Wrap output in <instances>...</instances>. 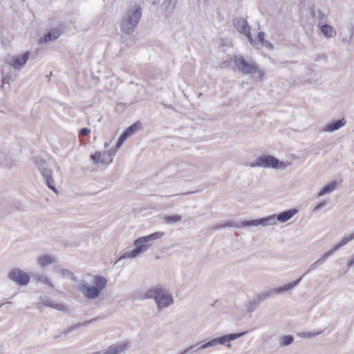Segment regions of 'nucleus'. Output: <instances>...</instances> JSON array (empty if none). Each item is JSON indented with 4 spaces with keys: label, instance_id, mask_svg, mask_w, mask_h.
I'll use <instances>...</instances> for the list:
<instances>
[{
    "label": "nucleus",
    "instance_id": "nucleus-1",
    "mask_svg": "<svg viewBox=\"0 0 354 354\" xmlns=\"http://www.w3.org/2000/svg\"><path fill=\"white\" fill-rule=\"evenodd\" d=\"M93 286L86 283L84 281H80L77 284V288L81 292L83 296L88 299H97L102 291L107 285L106 277L100 275L94 276Z\"/></svg>",
    "mask_w": 354,
    "mask_h": 354
},
{
    "label": "nucleus",
    "instance_id": "nucleus-2",
    "mask_svg": "<svg viewBox=\"0 0 354 354\" xmlns=\"http://www.w3.org/2000/svg\"><path fill=\"white\" fill-rule=\"evenodd\" d=\"M142 13V8L137 4H135L133 8L129 10L120 21L121 32L127 35H132L141 19Z\"/></svg>",
    "mask_w": 354,
    "mask_h": 354
},
{
    "label": "nucleus",
    "instance_id": "nucleus-3",
    "mask_svg": "<svg viewBox=\"0 0 354 354\" xmlns=\"http://www.w3.org/2000/svg\"><path fill=\"white\" fill-rule=\"evenodd\" d=\"M234 66L244 75L252 74L254 77L259 81L262 80L263 72L259 65L251 59L246 60L242 55H235L233 57Z\"/></svg>",
    "mask_w": 354,
    "mask_h": 354
},
{
    "label": "nucleus",
    "instance_id": "nucleus-4",
    "mask_svg": "<svg viewBox=\"0 0 354 354\" xmlns=\"http://www.w3.org/2000/svg\"><path fill=\"white\" fill-rule=\"evenodd\" d=\"M143 299H153L158 310L169 307L174 302L172 295L167 292L161 287H154L147 290Z\"/></svg>",
    "mask_w": 354,
    "mask_h": 354
},
{
    "label": "nucleus",
    "instance_id": "nucleus-5",
    "mask_svg": "<svg viewBox=\"0 0 354 354\" xmlns=\"http://www.w3.org/2000/svg\"><path fill=\"white\" fill-rule=\"evenodd\" d=\"M275 220L273 216H266L263 218H257V219H252V220H245V221H241L239 222H234V221H227L224 224H219L217 225L212 228V230H218L221 228L224 227H234L236 228H244V227H253V226H258V225H262V226H267L268 224H272L274 223Z\"/></svg>",
    "mask_w": 354,
    "mask_h": 354
},
{
    "label": "nucleus",
    "instance_id": "nucleus-6",
    "mask_svg": "<svg viewBox=\"0 0 354 354\" xmlns=\"http://www.w3.org/2000/svg\"><path fill=\"white\" fill-rule=\"evenodd\" d=\"M290 162L281 161L274 156L266 154L260 156L255 161L250 163L252 167H263V168H272L275 169H281L285 170L288 167L291 165Z\"/></svg>",
    "mask_w": 354,
    "mask_h": 354
},
{
    "label": "nucleus",
    "instance_id": "nucleus-7",
    "mask_svg": "<svg viewBox=\"0 0 354 354\" xmlns=\"http://www.w3.org/2000/svg\"><path fill=\"white\" fill-rule=\"evenodd\" d=\"M248 333V331H244L241 333H230L222 335L221 337H218L212 339H207L205 340L203 342V347H212L215 346L218 344L221 345H225L227 342H230L233 340H235L244 335H245Z\"/></svg>",
    "mask_w": 354,
    "mask_h": 354
},
{
    "label": "nucleus",
    "instance_id": "nucleus-8",
    "mask_svg": "<svg viewBox=\"0 0 354 354\" xmlns=\"http://www.w3.org/2000/svg\"><path fill=\"white\" fill-rule=\"evenodd\" d=\"M233 25L239 33L244 35L248 38L250 44L252 46H256L258 44L257 41L251 36V28L246 19L243 18H235L233 20Z\"/></svg>",
    "mask_w": 354,
    "mask_h": 354
},
{
    "label": "nucleus",
    "instance_id": "nucleus-9",
    "mask_svg": "<svg viewBox=\"0 0 354 354\" xmlns=\"http://www.w3.org/2000/svg\"><path fill=\"white\" fill-rule=\"evenodd\" d=\"M8 277L19 286H26L30 281V275L19 268L11 270L8 273Z\"/></svg>",
    "mask_w": 354,
    "mask_h": 354
},
{
    "label": "nucleus",
    "instance_id": "nucleus-10",
    "mask_svg": "<svg viewBox=\"0 0 354 354\" xmlns=\"http://www.w3.org/2000/svg\"><path fill=\"white\" fill-rule=\"evenodd\" d=\"M167 169H169L170 172L174 171L176 172H185L187 176L193 175L197 171V167L195 165H190L184 161L169 164Z\"/></svg>",
    "mask_w": 354,
    "mask_h": 354
},
{
    "label": "nucleus",
    "instance_id": "nucleus-11",
    "mask_svg": "<svg viewBox=\"0 0 354 354\" xmlns=\"http://www.w3.org/2000/svg\"><path fill=\"white\" fill-rule=\"evenodd\" d=\"M29 56V52H25L21 55L10 57V59L8 61V63L15 69L20 70L27 63Z\"/></svg>",
    "mask_w": 354,
    "mask_h": 354
},
{
    "label": "nucleus",
    "instance_id": "nucleus-12",
    "mask_svg": "<svg viewBox=\"0 0 354 354\" xmlns=\"http://www.w3.org/2000/svg\"><path fill=\"white\" fill-rule=\"evenodd\" d=\"M297 212L298 209L297 208H292L290 209L283 211L278 214L277 216L270 215V216H273L275 220L274 223H272V225H275L277 223V221H279L280 223H285L289 221L290 218H292ZM270 225V224H268V225Z\"/></svg>",
    "mask_w": 354,
    "mask_h": 354
},
{
    "label": "nucleus",
    "instance_id": "nucleus-13",
    "mask_svg": "<svg viewBox=\"0 0 354 354\" xmlns=\"http://www.w3.org/2000/svg\"><path fill=\"white\" fill-rule=\"evenodd\" d=\"M99 319H100V317H95V318L90 319V320H87V321H85V322H83L81 323L75 324L73 326H71L68 327L67 328H66L62 333L55 335L53 337V338L55 339H58L59 337H61L62 334H63L64 336H66L67 335H68L69 333L78 329L79 328H80L82 326H87L89 324L97 321Z\"/></svg>",
    "mask_w": 354,
    "mask_h": 354
},
{
    "label": "nucleus",
    "instance_id": "nucleus-14",
    "mask_svg": "<svg viewBox=\"0 0 354 354\" xmlns=\"http://www.w3.org/2000/svg\"><path fill=\"white\" fill-rule=\"evenodd\" d=\"M129 347V343L127 342H122L119 344H113L110 346L108 349L103 352H95L92 354H120Z\"/></svg>",
    "mask_w": 354,
    "mask_h": 354
},
{
    "label": "nucleus",
    "instance_id": "nucleus-15",
    "mask_svg": "<svg viewBox=\"0 0 354 354\" xmlns=\"http://www.w3.org/2000/svg\"><path fill=\"white\" fill-rule=\"evenodd\" d=\"M62 34L59 28H51L50 30L42 37L39 39V43H46L52 41L57 39Z\"/></svg>",
    "mask_w": 354,
    "mask_h": 354
},
{
    "label": "nucleus",
    "instance_id": "nucleus-16",
    "mask_svg": "<svg viewBox=\"0 0 354 354\" xmlns=\"http://www.w3.org/2000/svg\"><path fill=\"white\" fill-rule=\"evenodd\" d=\"M41 304L47 307L55 308L57 310L68 313V308L62 303H56L55 300L50 298L42 299Z\"/></svg>",
    "mask_w": 354,
    "mask_h": 354
},
{
    "label": "nucleus",
    "instance_id": "nucleus-17",
    "mask_svg": "<svg viewBox=\"0 0 354 354\" xmlns=\"http://www.w3.org/2000/svg\"><path fill=\"white\" fill-rule=\"evenodd\" d=\"M346 124V120L344 118L333 120L326 124L324 128V131L327 132H333L341 127H344Z\"/></svg>",
    "mask_w": 354,
    "mask_h": 354
},
{
    "label": "nucleus",
    "instance_id": "nucleus-18",
    "mask_svg": "<svg viewBox=\"0 0 354 354\" xmlns=\"http://www.w3.org/2000/svg\"><path fill=\"white\" fill-rule=\"evenodd\" d=\"M304 275L299 277L295 281L288 283L282 286L281 287L274 288V294L279 295L284 292H290L292 288L297 286V284L301 281Z\"/></svg>",
    "mask_w": 354,
    "mask_h": 354
},
{
    "label": "nucleus",
    "instance_id": "nucleus-19",
    "mask_svg": "<svg viewBox=\"0 0 354 354\" xmlns=\"http://www.w3.org/2000/svg\"><path fill=\"white\" fill-rule=\"evenodd\" d=\"M353 32V27L348 26L340 29L339 38L342 42L349 43L352 41Z\"/></svg>",
    "mask_w": 354,
    "mask_h": 354
},
{
    "label": "nucleus",
    "instance_id": "nucleus-20",
    "mask_svg": "<svg viewBox=\"0 0 354 354\" xmlns=\"http://www.w3.org/2000/svg\"><path fill=\"white\" fill-rule=\"evenodd\" d=\"M142 254V250L140 249H133L131 251H128L122 253L120 257L117 259V261L115 262V265L119 264L120 261L122 259L129 258V259H133L136 257L137 256Z\"/></svg>",
    "mask_w": 354,
    "mask_h": 354
},
{
    "label": "nucleus",
    "instance_id": "nucleus-21",
    "mask_svg": "<svg viewBox=\"0 0 354 354\" xmlns=\"http://www.w3.org/2000/svg\"><path fill=\"white\" fill-rule=\"evenodd\" d=\"M310 14L314 19L318 22V26L326 24L327 17L320 10L316 11L315 9H311Z\"/></svg>",
    "mask_w": 354,
    "mask_h": 354
},
{
    "label": "nucleus",
    "instance_id": "nucleus-22",
    "mask_svg": "<svg viewBox=\"0 0 354 354\" xmlns=\"http://www.w3.org/2000/svg\"><path fill=\"white\" fill-rule=\"evenodd\" d=\"M177 3V0H165L162 4V9L164 10L165 15L172 14Z\"/></svg>",
    "mask_w": 354,
    "mask_h": 354
},
{
    "label": "nucleus",
    "instance_id": "nucleus-23",
    "mask_svg": "<svg viewBox=\"0 0 354 354\" xmlns=\"http://www.w3.org/2000/svg\"><path fill=\"white\" fill-rule=\"evenodd\" d=\"M333 253V252L330 250L327 251L310 266L309 269L304 274V275L307 274L308 272L316 269L319 266L322 265Z\"/></svg>",
    "mask_w": 354,
    "mask_h": 354
},
{
    "label": "nucleus",
    "instance_id": "nucleus-24",
    "mask_svg": "<svg viewBox=\"0 0 354 354\" xmlns=\"http://www.w3.org/2000/svg\"><path fill=\"white\" fill-rule=\"evenodd\" d=\"M133 245L136 249L142 250V253L146 251L150 246L145 236L135 239Z\"/></svg>",
    "mask_w": 354,
    "mask_h": 354
},
{
    "label": "nucleus",
    "instance_id": "nucleus-25",
    "mask_svg": "<svg viewBox=\"0 0 354 354\" xmlns=\"http://www.w3.org/2000/svg\"><path fill=\"white\" fill-rule=\"evenodd\" d=\"M35 163L37 165L38 169L40 171L42 176L45 175V173L53 172L51 169L48 167V163L45 160L41 158H37Z\"/></svg>",
    "mask_w": 354,
    "mask_h": 354
},
{
    "label": "nucleus",
    "instance_id": "nucleus-26",
    "mask_svg": "<svg viewBox=\"0 0 354 354\" xmlns=\"http://www.w3.org/2000/svg\"><path fill=\"white\" fill-rule=\"evenodd\" d=\"M319 26L322 33L326 37L330 38L335 35L336 31L331 26L327 24H324Z\"/></svg>",
    "mask_w": 354,
    "mask_h": 354
},
{
    "label": "nucleus",
    "instance_id": "nucleus-27",
    "mask_svg": "<svg viewBox=\"0 0 354 354\" xmlns=\"http://www.w3.org/2000/svg\"><path fill=\"white\" fill-rule=\"evenodd\" d=\"M337 182L333 180L326 185H325L318 192L317 196L319 197L322 196L325 194H329L334 191L337 187Z\"/></svg>",
    "mask_w": 354,
    "mask_h": 354
},
{
    "label": "nucleus",
    "instance_id": "nucleus-28",
    "mask_svg": "<svg viewBox=\"0 0 354 354\" xmlns=\"http://www.w3.org/2000/svg\"><path fill=\"white\" fill-rule=\"evenodd\" d=\"M55 261V258L49 254H43L40 256L37 259L39 265L42 267L47 266L54 263Z\"/></svg>",
    "mask_w": 354,
    "mask_h": 354
},
{
    "label": "nucleus",
    "instance_id": "nucleus-29",
    "mask_svg": "<svg viewBox=\"0 0 354 354\" xmlns=\"http://www.w3.org/2000/svg\"><path fill=\"white\" fill-rule=\"evenodd\" d=\"M142 127V124L140 121H136V122L131 124L129 127H128L123 133L127 135V136L129 138L133 133H135L138 129H140Z\"/></svg>",
    "mask_w": 354,
    "mask_h": 354
},
{
    "label": "nucleus",
    "instance_id": "nucleus-30",
    "mask_svg": "<svg viewBox=\"0 0 354 354\" xmlns=\"http://www.w3.org/2000/svg\"><path fill=\"white\" fill-rule=\"evenodd\" d=\"M353 239H354V232L351 234H349L347 236H344V238L342 239V241L339 243L335 245L332 249H330V250L333 252H334L336 250H337L338 249H339L341 247L347 244L348 242L351 241Z\"/></svg>",
    "mask_w": 354,
    "mask_h": 354
},
{
    "label": "nucleus",
    "instance_id": "nucleus-31",
    "mask_svg": "<svg viewBox=\"0 0 354 354\" xmlns=\"http://www.w3.org/2000/svg\"><path fill=\"white\" fill-rule=\"evenodd\" d=\"M52 173H45V175L43 176V177L45 178L46 185L49 189H50L52 191H53L56 194H58V190L55 187L54 185V180L52 177Z\"/></svg>",
    "mask_w": 354,
    "mask_h": 354
},
{
    "label": "nucleus",
    "instance_id": "nucleus-32",
    "mask_svg": "<svg viewBox=\"0 0 354 354\" xmlns=\"http://www.w3.org/2000/svg\"><path fill=\"white\" fill-rule=\"evenodd\" d=\"M164 221L167 224H174L182 221V216L178 214L166 215L163 217Z\"/></svg>",
    "mask_w": 354,
    "mask_h": 354
},
{
    "label": "nucleus",
    "instance_id": "nucleus-33",
    "mask_svg": "<svg viewBox=\"0 0 354 354\" xmlns=\"http://www.w3.org/2000/svg\"><path fill=\"white\" fill-rule=\"evenodd\" d=\"M115 156V154H113V150L104 151L103 154H102L101 156V160L100 163L102 164H109L112 162L113 158L112 156Z\"/></svg>",
    "mask_w": 354,
    "mask_h": 354
},
{
    "label": "nucleus",
    "instance_id": "nucleus-34",
    "mask_svg": "<svg viewBox=\"0 0 354 354\" xmlns=\"http://www.w3.org/2000/svg\"><path fill=\"white\" fill-rule=\"evenodd\" d=\"M273 294H274V289H270L268 291H265L259 294L255 297V299L260 304L261 302H263V301H265L266 299H267L268 298L271 297Z\"/></svg>",
    "mask_w": 354,
    "mask_h": 354
},
{
    "label": "nucleus",
    "instance_id": "nucleus-35",
    "mask_svg": "<svg viewBox=\"0 0 354 354\" xmlns=\"http://www.w3.org/2000/svg\"><path fill=\"white\" fill-rule=\"evenodd\" d=\"M294 342V337L291 335H283L279 339L281 346H287L292 344Z\"/></svg>",
    "mask_w": 354,
    "mask_h": 354
},
{
    "label": "nucleus",
    "instance_id": "nucleus-36",
    "mask_svg": "<svg viewBox=\"0 0 354 354\" xmlns=\"http://www.w3.org/2000/svg\"><path fill=\"white\" fill-rule=\"evenodd\" d=\"M128 138V137L127 136V135H125L123 132L122 133V134L120 136L117 142H116V145H115V149L113 150V154H115V153L117 152V151L122 147V145H123V143L125 142V140Z\"/></svg>",
    "mask_w": 354,
    "mask_h": 354
},
{
    "label": "nucleus",
    "instance_id": "nucleus-37",
    "mask_svg": "<svg viewBox=\"0 0 354 354\" xmlns=\"http://www.w3.org/2000/svg\"><path fill=\"white\" fill-rule=\"evenodd\" d=\"M36 281L44 284L48 285L50 288H53V283L50 281L48 278L43 274H37L35 276Z\"/></svg>",
    "mask_w": 354,
    "mask_h": 354
},
{
    "label": "nucleus",
    "instance_id": "nucleus-38",
    "mask_svg": "<svg viewBox=\"0 0 354 354\" xmlns=\"http://www.w3.org/2000/svg\"><path fill=\"white\" fill-rule=\"evenodd\" d=\"M60 272H61L62 277L63 278L68 277V278H70L73 281H77V277L70 270L63 268L61 270Z\"/></svg>",
    "mask_w": 354,
    "mask_h": 354
},
{
    "label": "nucleus",
    "instance_id": "nucleus-39",
    "mask_svg": "<svg viewBox=\"0 0 354 354\" xmlns=\"http://www.w3.org/2000/svg\"><path fill=\"white\" fill-rule=\"evenodd\" d=\"M165 235L164 232H156L154 233H152L148 236H145L146 240L148 243H149L151 241L156 240L158 239L162 238Z\"/></svg>",
    "mask_w": 354,
    "mask_h": 354
},
{
    "label": "nucleus",
    "instance_id": "nucleus-40",
    "mask_svg": "<svg viewBox=\"0 0 354 354\" xmlns=\"http://www.w3.org/2000/svg\"><path fill=\"white\" fill-rule=\"evenodd\" d=\"M1 75H2V77H1V87H3L4 86V84H10V80L11 79V77H12V74L11 73H5L3 71H1Z\"/></svg>",
    "mask_w": 354,
    "mask_h": 354
},
{
    "label": "nucleus",
    "instance_id": "nucleus-41",
    "mask_svg": "<svg viewBox=\"0 0 354 354\" xmlns=\"http://www.w3.org/2000/svg\"><path fill=\"white\" fill-rule=\"evenodd\" d=\"M321 333H322V331L313 332V333L302 332V333H297V335L302 338H311V337L317 336V335H320Z\"/></svg>",
    "mask_w": 354,
    "mask_h": 354
},
{
    "label": "nucleus",
    "instance_id": "nucleus-42",
    "mask_svg": "<svg viewBox=\"0 0 354 354\" xmlns=\"http://www.w3.org/2000/svg\"><path fill=\"white\" fill-rule=\"evenodd\" d=\"M259 305V303L257 301L255 298L253 300L248 302L247 304V310L248 312L252 313L254 311L257 307Z\"/></svg>",
    "mask_w": 354,
    "mask_h": 354
},
{
    "label": "nucleus",
    "instance_id": "nucleus-43",
    "mask_svg": "<svg viewBox=\"0 0 354 354\" xmlns=\"http://www.w3.org/2000/svg\"><path fill=\"white\" fill-rule=\"evenodd\" d=\"M102 153L101 152H95V153L91 154L90 158L93 161L94 165L100 163Z\"/></svg>",
    "mask_w": 354,
    "mask_h": 354
},
{
    "label": "nucleus",
    "instance_id": "nucleus-44",
    "mask_svg": "<svg viewBox=\"0 0 354 354\" xmlns=\"http://www.w3.org/2000/svg\"><path fill=\"white\" fill-rule=\"evenodd\" d=\"M230 66H231V60L230 59H226L225 61H223L220 64L221 68H227L230 67Z\"/></svg>",
    "mask_w": 354,
    "mask_h": 354
},
{
    "label": "nucleus",
    "instance_id": "nucleus-45",
    "mask_svg": "<svg viewBox=\"0 0 354 354\" xmlns=\"http://www.w3.org/2000/svg\"><path fill=\"white\" fill-rule=\"evenodd\" d=\"M90 133L91 130L87 127L82 128L79 131V134L82 136H88Z\"/></svg>",
    "mask_w": 354,
    "mask_h": 354
},
{
    "label": "nucleus",
    "instance_id": "nucleus-46",
    "mask_svg": "<svg viewBox=\"0 0 354 354\" xmlns=\"http://www.w3.org/2000/svg\"><path fill=\"white\" fill-rule=\"evenodd\" d=\"M326 205V202L324 201L321 202V203H318L316 206H315V207L313 209V212H318L319 209L323 208Z\"/></svg>",
    "mask_w": 354,
    "mask_h": 354
},
{
    "label": "nucleus",
    "instance_id": "nucleus-47",
    "mask_svg": "<svg viewBox=\"0 0 354 354\" xmlns=\"http://www.w3.org/2000/svg\"><path fill=\"white\" fill-rule=\"evenodd\" d=\"M261 45L263 47L269 48L270 50H272L274 48V46L272 45V44H271L268 40L263 41V42L261 44Z\"/></svg>",
    "mask_w": 354,
    "mask_h": 354
},
{
    "label": "nucleus",
    "instance_id": "nucleus-48",
    "mask_svg": "<svg viewBox=\"0 0 354 354\" xmlns=\"http://www.w3.org/2000/svg\"><path fill=\"white\" fill-rule=\"evenodd\" d=\"M258 41L260 44H262L263 42V41H266V39H265V32H259L258 33Z\"/></svg>",
    "mask_w": 354,
    "mask_h": 354
},
{
    "label": "nucleus",
    "instance_id": "nucleus-49",
    "mask_svg": "<svg viewBox=\"0 0 354 354\" xmlns=\"http://www.w3.org/2000/svg\"><path fill=\"white\" fill-rule=\"evenodd\" d=\"M14 205L17 210H19V211H25L26 210L24 205H21L20 203H15L14 204Z\"/></svg>",
    "mask_w": 354,
    "mask_h": 354
},
{
    "label": "nucleus",
    "instance_id": "nucleus-50",
    "mask_svg": "<svg viewBox=\"0 0 354 354\" xmlns=\"http://www.w3.org/2000/svg\"><path fill=\"white\" fill-rule=\"evenodd\" d=\"M319 59L324 60L325 62H327L328 57L325 54H321L317 56V57L315 59V61H319Z\"/></svg>",
    "mask_w": 354,
    "mask_h": 354
},
{
    "label": "nucleus",
    "instance_id": "nucleus-51",
    "mask_svg": "<svg viewBox=\"0 0 354 354\" xmlns=\"http://www.w3.org/2000/svg\"><path fill=\"white\" fill-rule=\"evenodd\" d=\"M354 264V254L349 257L347 261V266L351 268Z\"/></svg>",
    "mask_w": 354,
    "mask_h": 354
},
{
    "label": "nucleus",
    "instance_id": "nucleus-52",
    "mask_svg": "<svg viewBox=\"0 0 354 354\" xmlns=\"http://www.w3.org/2000/svg\"><path fill=\"white\" fill-rule=\"evenodd\" d=\"M282 66H288V64H292V62H289V61H286V62H279Z\"/></svg>",
    "mask_w": 354,
    "mask_h": 354
},
{
    "label": "nucleus",
    "instance_id": "nucleus-53",
    "mask_svg": "<svg viewBox=\"0 0 354 354\" xmlns=\"http://www.w3.org/2000/svg\"><path fill=\"white\" fill-rule=\"evenodd\" d=\"M125 46L129 47V43H126ZM126 50V47H122L121 48V51H123V50Z\"/></svg>",
    "mask_w": 354,
    "mask_h": 354
},
{
    "label": "nucleus",
    "instance_id": "nucleus-54",
    "mask_svg": "<svg viewBox=\"0 0 354 354\" xmlns=\"http://www.w3.org/2000/svg\"><path fill=\"white\" fill-rule=\"evenodd\" d=\"M225 346L227 348H230L232 346L230 342H227V344H225Z\"/></svg>",
    "mask_w": 354,
    "mask_h": 354
},
{
    "label": "nucleus",
    "instance_id": "nucleus-55",
    "mask_svg": "<svg viewBox=\"0 0 354 354\" xmlns=\"http://www.w3.org/2000/svg\"><path fill=\"white\" fill-rule=\"evenodd\" d=\"M124 39H125V37L124 36H122V44H124L125 43V40Z\"/></svg>",
    "mask_w": 354,
    "mask_h": 354
},
{
    "label": "nucleus",
    "instance_id": "nucleus-56",
    "mask_svg": "<svg viewBox=\"0 0 354 354\" xmlns=\"http://www.w3.org/2000/svg\"><path fill=\"white\" fill-rule=\"evenodd\" d=\"M109 146V143H107V142H105V143H104V147H105V148H107Z\"/></svg>",
    "mask_w": 354,
    "mask_h": 354
},
{
    "label": "nucleus",
    "instance_id": "nucleus-57",
    "mask_svg": "<svg viewBox=\"0 0 354 354\" xmlns=\"http://www.w3.org/2000/svg\"><path fill=\"white\" fill-rule=\"evenodd\" d=\"M164 106L169 109H170L172 106L171 105H166V104H164Z\"/></svg>",
    "mask_w": 354,
    "mask_h": 354
},
{
    "label": "nucleus",
    "instance_id": "nucleus-58",
    "mask_svg": "<svg viewBox=\"0 0 354 354\" xmlns=\"http://www.w3.org/2000/svg\"><path fill=\"white\" fill-rule=\"evenodd\" d=\"M201 0H197V3L199 4L201 3Z\"/></svg>",
    "mask_w": 354,
    "mask_h": 354
},
{
    "label": "nucleus",
    "instance_id": "nucleus-59",
    "mask_svg": "<svg viewBox=\"0 0 354 354\" xmlns=\"http://www.w3.org/2000/svg\"><path fill=\"white\" fill-rule=\"evenodd\" d=\"M3 306V304H0V308Z\"/></svg>",
    "mask_w": 354,
    "mask_h": 354
},
{
    "label": "nucleus",
    "instance_id": "nucleus-60",
    "mask_svg": "<svg viewBox=\"0 0 354 354\" xmlns=\"http://www.w3.org/2000/svg\"><path fill=\"white\" fill-rule=\"evenodd\" d=\"M21 1H23V2H24V1H25V0H21Z\"/></svg>",
    "mask_w": 354,
    "mask_h": 354
}]
</instances>
